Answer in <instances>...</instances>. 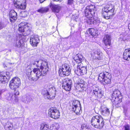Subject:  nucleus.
<instances>
[{"instance_id": "f257e3e1", "label": "nucleus", "mask_w": 130, "mask_h": 130, "mask_svg": "<svg viewBox=\"0 0 130 130\" xmlns=\"http://www.w3.org/2000/svg\"><path fill=\"white\" fill-rule=\"evenodd\" d=\"M40 68H34L33 69V71L30 70V71L26 73L29 80L36 81L40 76H44L46 74L48 69L47 62H43Z\"/></svg>"}, {"instance_id": "f03ea898", "label": "nucleus", "mask_w": 130, "mask_h": 130, "mask_svg": "<svg viewBox=\"0 0 130 130\" xmlns=\"http://www.w3.org/2000/svg\"><path fill=\"white\" fill-rule=\"evenodd\" d=\"M114 6L111 4L107 5L102 9V16L106 19L112 18L115 13Z\"/></svg>"}, {"instance_id": "7ed1b4c3", "label": "nucleus", "mask_w": 130, "mask_h": 130, "mask_svg": "<svg viewBox=\"0 0 130 130\" xmlns=\"http://www.w3.org/2000/svg\"><path fill=\"white\" fill-rule=\"evenodd\" d=\"M111 76L108 73L106 72L100 73L99 75L98 80L103 85H107L110 83Z\"/></svg>"}, {"instance_id": "20e7f679", "label": "nucleus", "mask_w": 130, "mask_h": 130, "mask_svg": "<svg viewBox=\"0 0 130 130\" xmlns=\"http://www.w3.org/2000/svg\"><path fill=\"white\" fill-rule=\"evenodd\" d=\"M71 71V69L69 65L65 64L60 67L58 73L60 76L63 77L69 75L70 74Z\"/></svg>"}, {"instance_id": "39448f33", "label": "nucleus", "mask_w": 130, "mask_h": 130, "mask_svg": "<svg viewBox=\"0 0 130 130\" xmlns=\"http://www.w3.org/2000/svg\"><path fill=\"white\" fill-rule=\"evenodd\" d=\"M96 11L95 6L91 5L87 6L85 10V16L89 15L90 17H93Z\"/></svg>"}, {"instance_id": "423d86ee", "label": "nucleus", "mask_w": 130, "mask_h": 130, "mask_svg": "<svg viewBox=\"0 0 130 130\" xmlns=\"http://www.w3.org/2000/svg\"><path fill=\"white\" fill-rule=\"evenodd\" d=\"M48 113L50 117L55 119L58 118L60 116L59 111L55 108L52 107L49 109Z\"/></svg>"}, {"instance_id": "0eeeda50", "label": "nucleus", "mask_w": 130, "mask_h": 130, "mask_svg": "<svg viewBox=\"0 0 130 130\" xmlns=\"http://www.w3.org/2000/svg\"><path fill=\"white\" fill-rule=\"evenodd\" d=\"M20 84V79L18 77H16L10 81L9 86L11 89L14 90L15 89L18 88Z\"/></svg>"}, {"instance_id": "6e6552de", "label": "nucleus", "mask_w": 130, "mask_h": 130, "mask_svg": "<svg viewBox=\"0 0 130 130\" xmlns=\"http://www.w3.org/2000/svg\"><path fill=\"white\" fill-rule=\"evenodd\" d=\"M86 67L83 66L82 63L78 64L77 69L75 71V73L78 75H83L87 72Z\"/></svg>"}, {"instance_id": "1a4fd4ad", "label": "nucleus", "mask_w": 130, "mask_h": 130, "mask_svg": "<svg viewBox=\"0 0 130 130\" xmlns=\"http://www.w3.org/2000/svg\"><path fill=\"white\" fill-rule=\"evenodd\" d=\"M72 81L68 78L65 79L63 80L62 87L66 91H70L71 87Z\"/></svg>"}, {"instance_id": "9d476101", "label": "nucleus", "mask_w": 130, "mask_h": 130, "mask_svg": "<svg viewBox=\"0 0 130 130\" xmlns=\"http://www.w3.org/2000/svg\"><path fill=\"white\" fill-rule=\"evenodd\" d=\"M14 4L16 8L21 9H24L26 7L25 4L22 3V0H14Z\"/></svg>"}, {"instance_id": "9b49d317", "label": "nucleus", "mask_w": 130, "mask_h": 130, "mask_svg": "<svg viewBox=\"0 0 130 130\" xmlns=\"http://www.w3.org/2000/svg\"><path fill=\"white\" fill-rule=\"evenodd\" d=\"M40 40L38 36L37 35H32L31 36L30 40V43L31 45L33 46H36L39 43Z\"/></svg>"}, {"instance_id": "f8f14e48", "label": "nucleus", "mask_w": 130, "mask_h": 130, "mask_svg": "<svg viewBox=\"0 0 130 130\" xmlns=\"http://www.w3.org/2000/svg\"><path fill=\"white\" fill-rule=\"evenodd\" d=\"M18 30L21 32H23L26 30H28L30 29L29 26L28 24L23 23H21L19 25Z\"/></svg>"}, {"instance_id": "ddd939ff", "label": "nucleus", "mask_w": 130, "mask_h": 130, "mask_svg": "<svg viewBox=\"0 0 130 130\" xmlns=\"http://www.w3.org/2000/svg\"><path fill=\"white\" fill-rule=\"evenodd\" d=\"M92 91L93 92L95 95L99 98H101L102 96V94L101 90H100L96 86H93L91 89Z\"/></svg>"}, {"instance_id": "4468645a", "label": "nucleus", "mask_w": 130, "mask_h": 130, "mask_svg": "<svg viewBox=\"0 0 130 130\" xmlns=\"http://www.w3.org/2000/svg\"><path fill=\"white\" fill-rule=\"evenodd\" d=\"M122 97H120L119 98H112L111 100L112 102L113 105L117 107H118L121 106V103L122 101Z\"/></svg>"}, {"instance_id": "2eb2a0df", "label": "nucleus", "mask_w": 130, "mask_h": 130, "mask_svg": "<svg viewBox=\"0 0 130 130\" xmlns=\"http://www.w3.org/2000/svg\"><path fill=\"white\" fill-rule=\"evenodd\" d=\"M102 117V116L99 115H98L93 117L91 120V125L95 128V126H97Z\"/></svg>"}, {"instance_id": "dca6fc26", "label": "nucleus", "mask_w": 130, "mask_h": 130, "mask_svg": "<svg viewBox=\"0 0 130 130\" xmlns=\"http://www.w3.org/2000/svg\"><path fill=\"white\" fill-rule=\"evenodd\" d=\"M5 97L6 99L11 101V102L13 103L18 102V101L17 97L14 96L12 93H9L5 95Z\"/></svg>"}, {"instance_id": "f3484780", "label": "nucleus", "mask_w": 130, "mask_h": 130, "mask_svg": "<svg viewBox=\"0 0 130 130\" xmlns=\"http://www.w3.org/2000/svg\"><path fill=\"white\" fill-rule=\"evenodd\" d=\"M17 13L14 10L10 11L9 15L11 22H14L17 19Z\"/></svg>"}, {"instance_id": "a211bd4d", "label": "nucleus", "mask_w": 130, "mask_h": 130, "mask_svg": "<svg viewBox=\"0 0 130 130\" xmlns=\"http://www.w3.org/2000/svg\"><path fill=\"white\" fill-rule=\"evenodd\" d=\"M93 56L94 59L100 60L102 58V54L99 50H98L95 51Z\"/></svg>"}, {"instance_id": "6ab92c4d", "label": "nucleus", "mask_w": 130, "mask_h": 130, "mask_svg": "<svg viewBox=\"0 0 130 130\" xmlns=\"http://www.w3.org/2000/svg\"><path fill=\"white\" fill-rule=\"evenodd\" d=\"M111 37L108 35H105L103 39L104 43L105 45H110L111 44Z\"/></svg>"}, {"instance_id": "aec40b11", "label": "nucleus", "mask_w": 130, "mask_h": 130, "mask_svg": "<svg viewBox=\"0 0 130 130\" xmlns=\"http://www.w3.org/2000/svg\"><path fill=\"white\" fill-rule=\"evenodd\" d=\"M85 58L80 54L76 55L74 58V59L78 64L82 63L81 62L84 60Z\"/></svg>"}, {"instance_id": "412c9836", "label": "nucleus", "mask_w": 130, "mask_h": 130, "mask_svg": "<svg viewBox=\"0 0 130 130\" xmlns=\"http://www.w3.org/2000/svg\"><path fill=\"white\" fill-rule=\"evenodd\" d=\"M87 17V19L86 22L89 25L94 24L95 23L93 17H90L89 15L86 16Z\"/></svg>"}, {"instance_id": "4be33fe9", "label": "nucleus", "mask_w": 130, "mask_h": 130, "mask_svg": "<svg viewBox=\"0 0 130 130\" xmlns=\"http://www.w3.org/2000/svg\"><path fill=\"white\" fill-rule=\"evenodd\" d=\"M104 119L102 117L99 120V121L97 126H95V128L99 129H101L104 125Z\"/></svg>"}, {"instance_id": "5701e85b", "label": "nucleus", "mask_w": 130, "mask_h": 130, "mask_svg": "<svg viewBox=\"0 0 130 130\" xmlns=\"http://www.w3.org/2000/svg\"><path fill=\"white\" fill-rule=\"evenodd\" d=\"M120 97H122L121 95L120 91L118 90H115L113 92V93L111 96V98H119Z\"/></svg>"}, {"instance_id": "b1692460", "label": "nucleus", "mask_w": 130, "mask_h": 130, "mask_svg": "<svg viewBox=\"0 0 130 130\" xmlns=\"http://www.w3.org/2000/svg\"><path fill=\"white\" fill-rule=\"evenodd\" d=\"M32 99L29 96L25 95L22 96V100L24 103H28L30 102Z\"/></svg>"}, {"instance_id": "393cba45", "label": "nucleus", "mask_w": 130, "mask_h": 130, "mask_svg": "<svg viewBox=\"0 0 130 130\" xmlns=\"http://www.w3.org/2000/svg\"><path fill=\"white\" fill-rule=\"evenodd\" d=\"M96 31L93 28H90L87 31V33L88 34H90L93 37L97 36L98 35L96 33Z\"/></svg>"}, {"instance_id": "a878e982", "label": "nucleus", "mask_w": 130, "mask_h": 130, "mask_svg": "<svg viewBox=\"0 0 130 130\" xmlns=\"http://www.w3.org/2000/svg\"><path fill=\"white\" fill-rule=\"evenodd\" d=\"M129 55L128 49H126L123 53V58L125 60L130 61V58H129Z\"/></svg>"}, {"instance_id": "bb28decb", "label": "nucleus", "mask_w": 130, "mask_h": 130, "mask_svg": "<svg viewBox=\"0 0 130 130\" xmlns=\"http://www.w3.org/2000/svg\"><path fill=\"white\" fill-rule=\"evenodd\" d=\"M61 7L58 5H53L52 6V9L53 11L56 13H58L59 12Z\"/></svg>"}, {"instance_id": "cd10ccee", "label": "nucleus", "mask_w": 130, "mask_h": 130, "mask_svg": "<svg viewBox=\"0 0 130 130\" xmlns=\"http://www.w3.org/2000/svg\"><path fill=\"white\" fill-rule=\"evenodd\" d=\"M85 82L83 80V83L79 82L78 84V87L79 89V91H80L86 90V88L85 87V85L84 84Z\"/></svg>"}, {"instance_id": "c85d7f7f", "label": "nucleus", "mask_w": 130, "mask_h": 130, "mask_svg": "<svg viewBox=\"0 0 130 130\" xmlns=\"http://www.w3.org/2000/svg\"><path fill=\"white\" fill-rule=\"evenodd\" d=\"M53 92H54V90H53ZM46 93L47 94V98L48 99H53L55 96V94L54 92L50 93L48 91H45Z\"/></svg>"}, {"instance_id": "c756f323", "label": "nucleus", "mask_w": 130, "mask_h": 130, "mask_svg": "<svg viewBox=\"0 0 130 130\" xmlns=\"http://www.w3.org/2000/svg\"><path fill=\"white\" fill-rule=\"evenodd\" d=\"M72 110L77 115L79 114L81 112V106L77 107H74V108H72Z\"/></svg>"}, {"instance_id": "7c9ffc66", "label": "nucleus", "mask_w": 130, "mask_h": 130, "mask_svg": "<svg viewBox=\"0 0 130 130\" xmlns=\"http://www.w3.org/2000/svg\"><path fill=\"white\" fill-rule=\"evenodd\" d=\"M13 127L12 124L11 123L9 122H7L4 126L6 130H11Z\"/></svg>"}, {"instance_id": "2f4dec72", "label": "nucleus", "mask_w": 130, "mask_h": 130, "mask_svg": "<svg viewBox=\"0 0 130 130\" xmlns=\"http://www.w3.org/2000/svg\"><path fill=\"white\" fill-rule=\"evenodd\" d=\"M7 80L6 76H4V74L2 72L0 73V83H5Z\"/></svg>"}, {"instance_id": "473e14b6", "label": "nucleus", "mask_w": 130, "mask_h": 130, "mask_svg": "<svg viewBox=\"0 0 130 130\" xmlns=\"http://www.w3.org/2000/svg\"><path fill=\"white\" fill-rule=\"evenodd\" d=\"M110 112L108 109L106 107L104 108L102 111V114L105 116H108L110 114Z\"/></svg>"}, {"instance_id": "72a5a7b5", "label": "nucleus", "mask_w": 130, "mask_h": 130, "mask_svg": "<svg viewBox=\"0 0 130 130\" xmlns=\"http://www.w3.org/2000/svg\"><path fill=\"white\" fill-rule=\"evenodd\" d=\"M49 126L45 124H42L40 125V130H49Z\"/></svg>"}, {"instance_id": "f704fd0d", "label": "nucleus", "mask_w": 130, "mask_h": 130, "mask_svg": "<svg viewBox=\"0 0 130 130\" xmlns=\"http://www.w3.org/2000/svg\"><path fill=\"white\" fill-rule=\"evenodd\" d=\"M49 8L48 7H45L41 8L40 9H39L37 11L38 12L42 13L46 12L48 10Z\"/></svg>"}, {"instance_id": "c9c22d12", "label": "nucleus", "mask_w": 130, "mask_h": 130, "mask_svg": "<svg viewBox=\"0 0 130 130\" xmlns=\"http://www.w3.org/2000/svg\"><path fill=\"white\" fill-rule=\"evenodd\" d=\"M72 108L77 107L81 106L80 102L78 100L74 101L72 103Z\"/></svg>"}, {"instance_id": "e433bc0d", "label": "nucleus", "mask_w": 130, "mask_h": 130, "mask_svg": "<svg viewBox=\"0 0 130 130\" xmlns=\"http://www.w3.org/2000/svg\"><path fill=\"white\" fill-rule=\"evenodd\" d=\"M21 43L20 40H17L16 42L15 46L17 47H19L21 46Z\"/></svg>"}, {"instance_id": "4c0bfd02", "label": "nucleus", "mask_w": 130, "mask_h": 130, "mask_svg": "<svg viewBox=\"0 0 130 130\" xmlns=\"http://www.w3.org/2000/svg\"><path fill=\"white\" fill-rule=\"evenodd\" d=\"M88 125L85 124H83L82 125L81 127V130H85L88 127Z\"/></svg>"}, {"instance_id": "58836bf2", "label": "nucleus", "mask_w": 130, "mask_h": 130, "mask_svg": "<svg viewBox=\"0 0 130 130\" xmlns=\"http://www.w3.org/2000/svg\"><path fill=\"white\" fill-rule=\"evenodd\" d=\"M2 72L3 74H4V76H6V75L8 77H10V73L8 72Z\"/></svg>"}, {"instance_id": "ea45409f", "label": "nucleus", "mask_w": 130, "mask_h": 130, "mask_svg": "<svg viewBox=\"0 0 130 130\" xmlns=\"http://www.w3.org/2000/svg\"><path fill=\"white\" fill-rule=\"evenodd\" d=\"M125 130H130V127L128 124H126L124 126Z\"/></svg>"}, {"instance_id": "a19ab883", "label": "nucleus", "mask_w": 130, "mask_h": 130, "mask_svg": "<svg viewBox=\"0 0 130 130\" xmlns=\"http://www.w3.org/2000/svg\"><path fill=\"white\" fill-rule=\"evenodd\" d=\"M19 92L18 90H14V95H15L14 96L17 97L16 96L18 95H19Z\"/></svg>"}, {"instance_id": "79ce46f5", "label": "nucleus", "mask_w": 130, "mask_h": 130, "mask_svg": "<svg viewBox=\"0 0 130 130\" xmlns=\"http://www.w3.org/2000/svg\"><path fill=\"white\" fill-rule=\"evenodd\" d=\"M95 23L94 24H96L99 25V24L100 21L98 20H94Z\"/></svg>"}, {"instance_id": "37998d69", "label": "nucleus", "mask_w": 130, "mask_h": 130, "mask_svg": "<svg viewBox=\"0 0 130 130\" xmlns=\"http://www.w3.org/2000/svg\"><path fill=\"white\" fill-rule=\"evenodd\" d=\"M45 91H47L46 90H43L42 91V94L43 95H45L46 96V97L47 96V94L46 93V92Z\"/></svg>"}, {"instance_id": "c03bdc74", "label": "nucleus", "mask_w": 130, "mask_h": 130, "mask_svg": "<svg viewBox=\"0 0 130 130\" xmlns=\"http://www.w3.org/2000/svg\"><path fill=\"white\" fill-rule=\"evenodd\" d=\"M73 0H68V4L71 5L73 3Z\"/></svg>"}, {"instance_id": "a18cd8bd", "label": "nucleus", "mask_w": 130, "mask_h": 130, "mask_svg": "<svg viewBox=\"0 0 130 130\" xmlns=\"http://www.w3.org/2000/svg\"><path fill=\"white\" fill-rule=\"evenodd\" d=\"M4 27V25L2 23L0 22V29H2Z\"/></svg>"}, {"instance_id": "49530a36", "label": "nucleus", "mask_w": 130, "mask_h": 130, "mask_svg": "<svg viewBox=\"0 0 130 130\" xmlns=\"http://www.w3.org/2000/svg\"><path fill=\"white\" fill-rule=\"evenodd\" d=\"M124 112L125 113L127 110V108L126 107L124 106L123 108Z\"/></svg>"}, {"instance_id": "de8ad7c7", "label": "nucleus", "mask_w": 130, "mask_h": 130, "mask_svg": "<svg viewBox=\"0 0 130 130\" xmlns=\"http://www.w3.org/2000/svg\"><path fill=\"white\" fill-rule=\"evenodd\" d=\"M45 0H39V1L40 3H42Z\"/></svg>"}, {"instance_id": "09e8293b", "label": "nucleus", "mask_w": 130, "mask_h": 130, "mask_svg": "<svg viewBox=\"0 0 130 130\" xmlns=\"http://www.w3.org/2000/svg\"><path fill=\"white\" fill-rule=\"evenodd\" d=\"M85 130H91V129L89 128V126H88V128H87Z\"/></svg>"}, {"instance_id": "8fccbe9b", "label": "nucleus", "mask_w": 130, "mask_h": 130, "mask_svg": "<svg viewBox=\"0 0 130 130\" xmlns=\"http://www.w3.org/2000/svg\"><path fill=\"white\" fill-rule=\"evenodd\" d=\"M22 15H24L25 14H26V12H22Z\"/></svg>"}, {"instance_id": "3c124183", "label": "nucleus", "mask_w": 130, "mask_h": 130, "mask_svg": "<svg viewBox=\"0 0 130 130\" xmlns=\"http://www.w3.org/2000/svg\"><path fill=\"white\" fill-rule=\"evenodd\" d=\"M128 49V52H129V58H130V49Z\"/></svg>"}, {"instance_id": "603ef678", "label": "nucleus", "mask_w": 130, "mask_h": 130, "mask_svg": "<svg viewBox=\"0 0 130 130\" xmlns=\"http://www.w3.org/2000/svg\"><path fill=\"white\" fill-rule=\"evenodd\" d=\"M128 29L130 31V23H129L128 25Z\"/></svg>"}, {"instance_id": "864d4df0", "label": "nucleus", "mask_w": 130, "mask_h": 130, "mask_svg": "<svg viewBox=\"0 0 130 130\" xmlns=\"http://www.w3.org/2000/svg\"><path fill=\"white\" fill-rule=\"evenodd\" d=\"M38 62H39V61H35V63H34L33 64L34 65H35V63L36 64H37L36 63H38Z\"/></svg>"}, {"instance_id": "5fc2aeb1", "label": "nucleus", "mask_w": 130, "mask_h": 130, "mask_svg": "<svg viewBox=\"0 0 130 130\" xmlns=\"http://www.w3.org/2000/svg\"><path fill=\"white\" fill-rule=\"evenodd\" d=\"M23 113H22V114H21V117H20V118H22V117H23Z\"/></svg>"}, {"instance_id": "6e6d98bb", "label": "nucleus", "mask_w": 130, "mask_h": 130, "mask_svg": "<svg viewBox=\"0 0 130 130\" xmlns=\"http://www.w3.org/2000/svg\"><path fill=\"white\" fill-rule=\"evenodd\" d=\"M83 80H80V82L82 83H83Z\"/></svg>"}, {"instance_id": "4d7b16f0", "label": "nucleus", "mask_w": 130, "mask_h": 130, "mask_svg": "<svg viewBox=\"0 0 130 130\" xmlns=\"http://www.w3.org/2000/svg\"><path fill=\"white\" fill-rule=\"evenodd\" d=\"M22 16L24 17H25L26 16Z\"/></svg>"}]
</instances>
